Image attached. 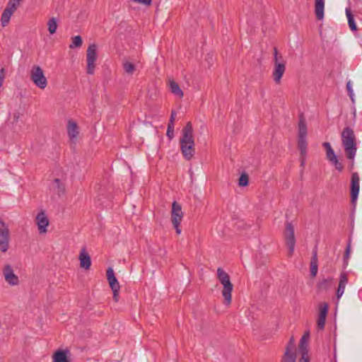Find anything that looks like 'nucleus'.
<instances>
[{"instance_id": "obj_21", "label": "nucleus", "mask_w": 362, "mask_h": 362, "mask_svg": "<svg viewBox=\"0 0 362 362\" xmlns=\"http://www.w3.org/2000/svg\"><path fill=\"white\" fill-rule=\"evenodd\" d=\"M310 276L312 277L316 276L318 269L317 247H315L313 251V256L310 260Z\"/></svg>"}, {"instance_id": "obj_42", "label": "nucleus", "mask_w": 362, "mask_h": 362, "mask_svg": "<svg viewBox=\"0 0 362 362\" xmlns=\"http://www.w3.org/2000/svg\"><path fill=\"white\" fill-rule=\"evenodd\" d=\"M174 132V123L169 122L168 129H167V133L166 136H171L173 134Z\"/></svg>"}, {"instance_id": "obj_26", "label": "nucleus", "mask_w": 362, "mask_h": 362, "mask_svg": "<svg viewBox=\"0 0 362 362\" xmlns=\"http://www.w3.org/2000/svg\"><path fill=\"white\" fill-rule=\"evenodd\" d=\"M310 338L309 332H305L301 337L299 343V349L300 351H308V341Z\"/></svg>"}, {"instance_id": "obj_23", "label": "nucleus", "mask_w": 362, "mask_h": 362, "mask_svg": "<svg viewBox=\"0 0 362 362\" xmlns=\"http://www.w3.org/2000/svg\"><path fill=\"white\" fill-rule=\"evenodd\" d=\"M67 133L69 136H77L79 134L78 124L74 120H69Z\"/></svg>"}, {"instance_id": "obj_48", "label": "nucleus", "mask_w": 362, "mask_h": 362, "mask_svg": "<svg viewBox=\"0 0 362 362\" xmlns=\"http://www.w3.org/2000/svg\"><path fill=\"white\" fill-rule=\"evenodd\" d=\"M20 116H21L20 112H14L13 116V122H17Z\"/></svg>"}, {"instance_id": "obj_7", "label": "nucleus", "mask_w": 362, "mask_h": 362, "mask_svg": "<svg viewBox=\"0 0 362 362\" xmlns=\"http://www.w3.org/2000/svg\"><path fill=\"white\" fill-rule=\"evenodd\" d=\"M347 158L354 159L356 153V137H342Z\"/></svg>"}, {"instance_id": "obj_25", "label": "nucleus", "mask_w": 362, "mask_h": 362, "mask_svg": "<svg viewBox=\"0 0 362 362\" xmlns=\"http://www.w3.org/2000/svg\"><path fill=\"white\" fill-rule=\"evenodd\" d=\"M170 91L175 95L178 96L180 98H182L184 95L183 91L181 90L180 86L177 83L174 81H170Z\"/></svg>"}, {"instance_id": "obj_35", "label": "nucleus", "mask_w": 362, "mask_h": 362, "mask_svg": "<svg viewBox=\"0 0 362 362\" xmlns=\"http://www.w3.org/2000/svg\"><path fill=\"white\" fill-rule=\"evenodd\" d=\"M54 186L56 189H57L58 193H63L65 191V188L64 185L62 183V181L59 178H56L54 180Z\"/></svg>"}, {"instance_id": "obj_9", "label": "nucleus", "mask_w": 362, "mask_h": 362, "mask_svg": "<svg viewBox=\"0 0 362 362\" xmlns=\"http://www.w3.org/2000/svg\"><path fill=\"white\" fill-rule=\"evenodd\" d=\"M286 71V61L274 62L272 77L276 84H280L281 78Z\"/></svg>"}, {"instance_id": "obj_13", "label": "nucleus", "mask_w": 362, "mask_h": 362, "mask_svg": "<svg viewBox=\"0 0 362 362\" xmlns=\"http://www.w3.org/2000/svg\"><path fill=\"white\" fill-rule=\"evenodd\" d=\"M329 305L327 303H324L320 305V310H319V316L317 321V326L319 329H324L326 317L328 313Z\"/></svg>"}, {"instance_id": "obj_10", "label": "nucleus", "mask_w": 362, "mask_h": 362, "mask_svg": "<svg viewBox=\"0 0 362 362\" xmlns=\"http://www.w3.org/2000/svg\"><path fill=\"white\" fill-rule=\"evenodd\" d=\"M359 193V176L357 173H354L351 180V202L355 204Z\"/></svg>"}, {"instance_id": "obj_20", "label": "nucleus", "mask_w": 362, "mask_h": 362, "mask_svg": "<svg viewBox=\"0 0 362 362\" xmlns=\"http://www.w3.org/2000/svg\"><path fill=\"white\" fill-rule=\"evenodd\" d=\"M107 279L111 289L120 288L119 284L115 275L114 270L112 267H109L107 269Z\"/></svg>"}, {"instance_id": "obj_50", "label": "nucleus", "mask_w": 362, "mask_h": 362, "mask_svg": "<svg viewBox=\"0 0 362 362\" xmlns=\"http://www.w3.org/2000/svg\"><path fill=\"white\" fill-rule=\"evenodd\" d=\"M77 139H78V137H75V136L70 137V142L71 144H75L77 141Z\"/></svg>"}, {"instance_id": "obj_12", "label": "nucleus", "mask_w": 362, "mask_h": 362, "mask_svg": "<svg viewBox=\"0 0 362 362\" xmlns=\"http://www.w3.org/2000/svg\"><path fill=\"white\" fill-rule=\"evenodd\" d=\"M16 9H17V6L8 2L6 7L4 8V11L2 12L1 20H0L2 27H6L8 24L11 16L16 11Z\"/></svg>"}, {"instance_id": "obj_37", "label": "nucleus", "mask_w": 362, "mask_h": 362, "mask_svg": "<svg viewBox=\"0 0 362 362\" xmlns=\"http://www.w3.org/2000/svg\"><path fill=\"white\" fill-rule=\"evenodd\" d=\"M274 62L285 61L281 54H280L276 47L274 48Z\"/></svg>"}, {"instance_id": "obj_17", "label": "nucleus", "mask_w": 362, "mask_h": 362, "mask_svg": "<svg viewBox=\"0 0 362 362\" xmlns=\"http://www.w3.org/2000/svg\"><path fill=\"white\" fill-rule=\"evenodd\" d=\"M298 150L300 151V160L301 162L300 165H303L305 160L308 148V142L306 141V137H298Z\"/></svg>"}, {"instance_id": "obj_18", "label": "nucleus", "mask_w": 362, "mask_h": 362, "mask_svg": "<svg viewBox=\"0 0 362 362\" xmlns=\"http://www.w3.org/2000/svg\"><path fill=\"white\" fill-rule=\"evenodd\" d=\"M333 284V277L323 278L316 285L317 291L318 293L327 291L329 290Z\"/></svg>"}, {"instance_id": "obj_6", "label": "nucleus", "mask_w": 362, "mask_h": 362, "mask_svg": "<svg viewBox=\"0 0 362 362\" xmlns=\"http://www.w3.org/2000/svg\"><path fill=\"white\" fill-rule=\"evenodd\" d=\"M97 45L95 44H91L88 47L86 51V72L90 75H93L95 72V62L97 59Z\"/></svg>"}, {"instance_id": "obj_33", "label": "nucleus", "mask_w": 362, "mask_h": 362, "mask_svg": "<svg viewBox=\"0 0 362 362\" xmlns=\"http://www.w3.org/2000/svg\"><path fill=\"white\" fill-rule=\"evenodd\" d=\"M48 30L50 34L55 33L57 28V23L54 18H50L47 22Z\"/></svg>"}, {"instance_id": "obj_19", "label": "nucleus", "mask_w": 362, "mask_h": 362, "mask_svg": "<svg viewBox=\"0 0 362 362\" xmlns=\"http://www.w3.org/2000/svg\"><path fill=\"white\" fill-rule=\"evenodd\" d=\"M80 266L85 269H89L91 266V259L86 252V248H82L79 255Z\"/></svg>"}, {"instance_id": "obj_8", "label": "nucleus", "mask_w": 362, "mask_h": 362, "mask_svg": "<svg viewBox=\"0 0 362 362\" xmlns=\"http://www.w3.org/2000/svg\"><path fill=\"white\" fill-rule=\"evenodd\" d=\"M9 230L4 221H0V250L6 252L8 249Z\"/></svg>"}, {"instance_id": "obj_3", "label": "nucleus", "mask_w": 362, "mask_h": 362, "mask_svg": "<svg viewBox=\"0 0 362 362\" xmlns=\"http://www.w3.org/2000/svg\"><path fill=\"white\" fill-rule=\"evenodd\" d=\"M180 144L183 157L187 160H190L195 153L194 137H180Z\"/></svg>"}, {"instance_id": "obj_5", "label": "nucleus", "mask_w": 362, "mask_h": 362, "mask_svg": "<svg viewBox=\"0 0 362 362\" xmlns=\"http://www.w3.org/2000/svg\"><path fill=\"white\" fill-rule=\"evenodd\" d=\"M183 218V213L182 211V206L177 202H173L172 204L171 211V221L175 229L177 234L181 233V228L180 227V223Z\"/></svg>"}, {"instance_id": "obj_38", "label": "nucleus", "mask_w": 362, "mask_h": 362, "mask_svg": "<svg viewBox=\"0 0 362 362\" xmlns=\"http://www.w3.org/2000/svg\"><path fill=\"white\" fill-rule=\"evenodd\" d=\"M294 347H295V344H294L293 338L291 337L289 339V341L288 342L286 349H288L290 353H296L295 351H293Z\"/></svg>"}, {"instance_id": "obj_14", "label": "nucleus", "mask_w": 362, "mask_h": 362, "mask_svg": "<svg viewBox=\"0 0 362 362\" xmlns=\"http://www.w3.org/2000/svg\"><path fill=\"white\" fill-rule=\"evenodd\" d=\"M36 224L40 233L47 232V227L49 226V220L44 211H40L35 218Z\"/></svg>"}, {"instance_id": "obj_36", "label": "nucleus", "mask_w": 362, "mask_h": 362, "mask_svg": "<svg viewBox=\"0 0 362 362\" xmlns=\"http://www.w3.org/2000/svg\"><path fill=\"white\" fill-rule=\"evenodd\" d=\"M350 252H351V240H349V241L347 244L345 252H344V267L348 265V259L349 258Z\"/></svg>"}, {"instance_id": "obj_30", "label": "nucleus", "mask_w": 362, "mask_h": 362, "mask_svg": "<svg viewBox=\"0 0 362 362\" xmlns=\"http://www.w3.org/2000/svg\"><path fill=\"white\" fill-rule=\"evenodd\" d=\"M122 66L124 71L128 74H133L136 70L135 65L129 62H124Z\"/></svg>"}, {"instance_id": "obj_16", "label": "nucleus", "mask_w": 362, "mask_h": 362, "mask_svg": "<svg viewBox=\"0 0 362 362\" xmlns=\"http://www.w3.org/2000/svg\"><path fill=\"white\" fill-rule=\"evenodd\" d=\"M69 349H58L52 355V362H70Z\"/></svg>"}, {"instance_id": "obj_22", "label": "nucleus", "mask_w": 362, "mask_h": 362, "mask_svg": "<svg viewBox=\"0 0 362 362\" xmlns=\"http://www.w3.org/2000/svg\"><path fill=\"white\" fill-rule=\"evenodd\" d=\"M325 0H315V12L317 19L324 18Z\"/></svg>"}, {"instance_id": "obj_28", "label": "nucleus", "mask_w": 362, "mask_h": 362, "mask_svg": "<svg viewBox=\"0 0 362 362\" xmlns=\"http://www.w3.org/2000/svg\"><path fill=\"white\" fill-rule=\"evenodd\" d=\"M322 146H324V148H325L326 150V156H327V158L330 160H336V155L334 152V150L332 149L330 144L329 142H324Z\"/></svg>"}, {"instance_id": "obj_15", "label": "nucleus", "mask_w": 362, "mask_h": 362, "mask_svg": "<svg viewBox=\"0 0 362 362\" xmlns=\"http://www.w3.org/2000/svg\"><path fill=\"white\" fill-rule=\"evenodd\" d=\"M347 284L348 275L346 272H341L339 276V285L336 291V297L337 300H339L344 294Z\"/></svg>"}, {"instance_id": "obj_34", "label": "nucleus", "mask_w": 362, "mask_h": 362, "mask_svg": "<svg viewBox=\"0 0 362 362\" xmlns=\"http://www.w3.org/2000/svg\"><path fill=\"white\" fill-rule=\"evenodd\" d=\"M193 129L190 122H187L186 126L182 129V136H192Z\"/></svg>"}, {"instance_id": "obj_4", "label": "nucleus", "mask_w": 362, "mask_h": 362, "mask_svg": "<svg viewBox=\"0 0 362 362\" xmlns=\"http://www.w3.org/2000/svg\"><path fill=\"white\" fill-rule=\"evenodd\" d=\"M286 245L288 247V256L291 257L294 252L296 238L294 235V226L291 222L286 221L284 233Z\"/></svg>"}, {"instance_id": "obj_47", "label": "nucleus", "mask_w": 362, "mask_h": 362, "mask_svg": "<svg viewBox=\"0 0 362 362\" xmlns=\"http://www.w3.org/2000/svg\"><path fill=\"white\" fill-rule=\"evenodd\" d=\"M4 80V69H0V88L2 86Z\"/></svg>"}, {"instance_id": "obj_27", "label": "nucleus", "mask_w": 362, "mask_h": 362, "mask_svg": "<svg viewBox=\"0 0 362 362\" xmlns=\"http://www.w3.org/2000/svg\"><path fill=\"white\" fill-rule=\"evenodd\" d=\"M346 15L348 18V23L350 29L352 31H356L357 30V26L354 21V16L351 13L350 8H346Z\"/></svg>"}, {"instance_id": "obj_44", "label": "nucleus", "mask_w": 362, "mask_h": 362, "mask_svg": "<svg viewBox=\"0 0 362 362\" xmlns=\"http://www.w3.org/2000/svg\"><path fill=\"white\" fill-rule=\"evenodd\" d=\"M112 293H113V300L115 301V302H118L119 300V291H120V288H114V289H112Z\"/></svg>"}, {"instance_id": "obj_31", "label": "nucleus", "mask_w": 362, "mask_h": 362, "mask_svg": "<svg viewBox=\"0 0 362 362\" xmlns=\"http://www.w3.org/2000/svg\"><path fill=\"white\" fill-rule=\"evenodd\" d=\"M83 44L82 38L80 35H76L71 38V43L69 45V48L80 47Z\"/></svg>"}, {"instance_id": "obj_40", "label": "nucleus", "mask_w": 362, "mask_h": 362, "mask_svg": "<svg viewBox=\"0 0 362 362\" xmlns=\"http://www.w3.org/2000/svg\"><path fill=\"white\" fill-rule=\"evenodd\" d=\"M341 136H354V131L350 127H347L344 129V130L341 132Z\"/></svg>"}, {"instance_id": "obj_43", "label": "nucleus", "mask_w": 362, "mask_h": 362, "mask_svg": "<svg viewBox=\"0 0 362 362\" xmlns=\"http://www.w3.org/2000/svg\"><path fill=\"white\" fill-rule=\"evenodd\" d=\"M103 197H106V195L105 194V189L100 187L99 191H98V201H100L102 202V204L103 203V202L102 200Z\"/></svg>"}, {"instance_id": "obj_2", "label": "nucleus", "mask_w": 362, "mask_h": 362, "mask_svg": "<svg viewBox=\"0 0 362 362\" xmlns=\"http://www.w3.org/2000/svg\"><path fill=\"white\" fill-rule=\"evenodd\" d=\"M30 78L32 82L40 89L44 90L47 86V79L42 69L38 65L32 66Z\"/></svg>"}, {"instance_id": "obj_45", "label": "nucleus", "mask_w": 362, "mask_h": 362, "mask_svg": "<svg viewBox=\"0 0 362 362\" xmlns=\"http://www.w3.org/2000/svg\"><path fill=\"white\" fill-rule=\"evenodd\" d=\"M301 353H302V356L300 358L299 362H308L309 361V358L307 356L308 355V351H301Z\"/></svg>"}, {"instance_id": "obj_41", "label": "nucleus", "mask_w": 362, "mask_h": 362, "mask_svg": "<svg viewBox=\"0 0 362 362\" xmlns=\"http://www.w3.org/2000/svg\"><path fill=\"white\" fill-rule=\"evenodd\" d=\"M346 89H347L348 94H349V97L354 101V98H353L354 92H353V89L351 88V82L350 81H348L347 83H346Z\"/></svg>"}, {"instance_id": "obj_46", "label": "nucleus", "mask_w": 362, "mask_h": 362, "mask_svg": "<svg viewBox=\"0 0 362 362\" xmlns=\"http://www.w3.org/2000/svg\"><path fill=\"white\" fill-rule=\"evenodd\" d=\"M5 137L0 136V151L4 150L6 148Z\"/></svg>"}, {"instance_id": "obj_32", "label": "nucleus", "mask_w": 362, "mask_h": 362, "mask_svg": "<svg viewBox=\"0 0 362 362\" xmlns=\"http://www.w3.org/2000/svg\"><path fill=\"white\" fill-rule=\"evenodd\" d=\"M249 184V176L246 173H243L238 180V185L240 187H246Z\"/></svg>"}, {"instance_id": "obj_29", "label": "nucleus", "mask_w": 362, "mask_h": 362, "mask_svg": "<svg viewBox=\"0 0 362 362\" xmlns=\"http://www.w3.org/2000/svg\"><path fill=\"white\" fill-rule=\"evenodd\" d=\"M296 354L290 353L288 349H286L281 362H296Z\"/></svg>"}, {"instance_id": "obj_24", "label": "nucleus", "mask_w": 362, "mask_h": 362, "mask_svg": "<svg viewBox=\"0 0 362 362\" xmlns=\"http://www.w3.org/2000/svg\"><path fill=\"white\" fill-rule=\"evenodd\" d=\"M307 134V126L305 119L303 114L299 115L298 121V136H306Z\"/></svg>"}, {"instance_id": "obj_1", "label": "nucleus", "mask_w": 362, "mask_h": 362, "mask_svg": "<svg viewBox=\"0 0 362 362\" xmlns=\"http://www.w3.org/2000/svg\"><path fill=\"white\" fill-rule=\"evenodd\" d=\"M217 278L223 285L222 295L224 298L223 303L228 305L231 303V293L233 289V285L230 281V276L222 268L218 267L217 269Z\"/></svg>"}, {"instance_id": "obj_49", "label": "nucleus", "mask_w": 362, "mask_h": 362, "mask_svg": "<svg viewBox=\"0 0 362 362\" xmlns=\"http://www.w3.org/2000/svg\"><path fill=\"white\" fill-rule=\"evenodd\" d=\"M176 117V112L175 111L171 112L170 118L169 122L174 123L175 118Z\"/></svg>"}, {"instance_id": "obj_39", "label": "nucleus", "mask_w": 362, "mask_h": 362, "mask_svg": "<svg viewBox=\"0 0 362 362\" xmlns=\"http://www.w3.org/2000/svg\"><path fill=\"white\" fill-rule=\"evenodd\" d=\"M329 161L334 165L336 169L338 170L339 171H341L343 170L344 166L341 163L339 162L337 156L336 160H330Z\"/></svg>"}, {"instance_id": "obj_11", "label": "nucleus", "mask_w": 362, "mask_h": 362, "mask_svg": "<svg viewBox=\"0 0 362 362\" xmlns=\"http://www.w3.org/2000/svg\"><path fill=\"white\" fill-rule=\"evenodd\" d=\"M3 274L6 281L11 286H16L19 284V279L13 272L10 264H6L3 269Z\"/></svg>"}]
</instances>
